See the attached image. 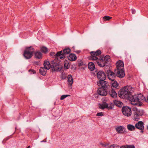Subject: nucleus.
I'll list each match as a JSON object with an SVG mask.
<instances>
[{
  "label": "nucleus",
  "mask_w": 148,
  "mask_h": 148,
  "mask_svg": "<svg viewBox=\"0 0 148 148\" xmlns=\"http://www.w3.org/2000/svg\"><path fill=\"white\" fill-rule=\"evenodd\" d=\"M90 53L91 56L89 57V59L90 60H94L98 64L99 66L100 67H103L104 66L109 65L103 59V57L98 58L97 57L101 54V52L100 50H98L96 51H91Z\"/></svg>",
  "instance_id": "nucleus-1"
},
{
  "label": "nucleus",
  "mask_w": 148,
  "mask_h": 148,
  "mask_svg": "<svg viewBox=\"0 0 148 148\" xmlns=\"http://www.w3.org/2000/svg\"><path fill=\"white\" fill-rule=\"evenodd\" d=\"M104 80H101L97 82V84L100 87L98 88L97 93L99 95L103 96L107 94L108 90L111 87V85Z\"/></svg>",
  "instance_id": "nucleus-2"
},
{
  "label": "nucleus",
  "mask_w": 148,
  "mask_h": 148,
  "mask_svg": "<svg viewBox=\"0 0 148 148\" xmlns=\"http://www.w3.org/2000/svg\"><path fill=\"white\" fill-rule=\"evenodd\" d=\"M130 86H125L121 88L118 92V95L121 98L127 99L131 101L133 90Z\"/></svg>",
  "instance_id": "nucleus-3"
},
{
  "label": "nucleus",
  "mask_w": 148,
  "mask_h": 148,
  "mask_svg": "<svg viewBox=\"0 0 148 148\" xmlns=\"http://www.w3.org/2000/svg\"><path fill=\"white\" fill-rule=\"evenodd\" d=\"M34 51V49L32 46L26 47L24 51L23 56L27 59H30L32 57Z\"/></svg>",
  "instance_id": "nucleus-4"
},
{
  "label": "nucleus",
  "mask_w": 148,
  "mask_h": 148,
  "mask_svg": "<svg viewBox=\"0 0 148 148\" xmlns=\"http://www.w3.org/2000/svg\"><path fill=\"white\" fill-rule=\"evenodd\" d=\"M145 97L143 95L141 94L138 95H132V97L130 101L132 102H137L138 103V106H140L142 105V103L140 102L141 101H144Z\"/></svg>",
  "instance_id": "nucleus-5"
},
{
  "label": "nucleus",
  "mask_w": 148,
  "mask_h": 148,
  "mask_svg": "<svg viewBox=\"0 0 148 148\" xmlns=\"http://www.w3.org/2000/svg\"><path fill=\"white\" fill-rule=\"evenodd\" d=\"M71 51L70 49L66 48L63 49V51H61L57 52L56 55H55L56 57H59L61 59H63L66 57V55L69 54Z\"/></svg>",
  "instance_id": "nucleus-6"
},
{
  "label": "nucleus",
  "mask_w": 148,
  "mask_h": 148,
  "mask_svg": "<svg viewBox=\"0 0 148 148\" xmlns=\"http://www.w3.org/2000/svg\"><path fill=\"white\" fill-rule=\"evenodd\" d=\"M123 114L127 116H130L132 114L131 108L127 106H123L122 109Z\"/></svg>",
  "instance_id": "nucleus-7"
},
{
  "label": "nucleus",
  "mask_w": 148,
  "mask_h": 148,
  "mask_svg": "<svg viewBox=\"0 0 148 148\" xmlns=\"http://www.w3.org/2000/svg\"><path fill=\"white\" fill-rule=\"evenodd\" d=\"M95 72H96L97 77L99 81L105 80L106 79V75L103 71H99L96 69V70H95Z\"/></svg>",
  "instance_id": "nucleus-8"
},
{
  "label": "nucleus",
  "mask_w": 148,
  "mask_h": 148,
  "mask_svg": "<svg viewBox=\"0 0 148 148\" xmlns=\"http://www.w3.org/2000/svg\"><path fill=\"white\" fill-rule=\"evenodd\" d=\"M51 68H53V70L54 71H59L60 69V64L58 61L56 60L52 61L51 62Z\"/></svg>",
  "instance_id": "nucleus-9"
},
{
  "label": "nucleus",
  "mask_w": 148,
  "mask_h": 148,
  "mask_svg": "<svg viewBox=\"0 0 148 148\" xmlns=\"http://www.w3.org/2000/svg\"><path fill=\"white\" fill-rule=\"evenodd\" d=\"M108 78L111 81H114L116 77V74L110 69L107 70L106 71Z\"/></svg>",
  "instance_id": "nucleus-10"
},
{
  "label": "nucleus",
  "mask_w": 148,
  "mask_h": 148,
  "mask_svg": "<svg viewBox=\"0 0 148 148\" xmlns=\"http://www.w3.org/2000/svg\"><path fill=\"white\" fill-rule=\"evenodd\" d=\"M144 123L142 121H138L135 125V128L140 130V132L143 133L144 127Z\"/></svg>",
  "instance_id": "nucleus-11"
},
{
  "label": "nucleus",
  "mask_w": 148,
  "mask_h": 148,
  "mask_svg": "<svg viewBox=\"0 0 148 148\" xmlns=\"http://www.w3.org/2000/svg\"><path fill=\"white\" fill-rule=\"evenodd\" d=\"M114 72L116 73V76L120 78H123L125 75L123 70L115 69Z\"/></svg>",
  "instance_id": "nucleus-12"
},
{
  "label": "nucleus",
  "mask_w": 148,
  "mask_h": 148,
  "mask_svg": "<svg viewBox=\"0 0 148 148\" xmlns=\"http://www.w3.org/2000/svg\"><path fill=\"white\" fill-rule=\"evenodd\" d=\"M116 132L119 134H123L126 132V129L122 126H117L115 128Z\"/></svg>",
  "instance_id": "nucleus-13"
},
{
  "label": "nucleus",
  "mask_w": 148,
  "mask_h": 148,
  "mask_svg": "<svg viewBox=\"0 0 148 148\" xmlns=\"http://www.w3.org/2000/svg\"><path fill=\"white\" fill-rule=\"evenodd\" d=\"M108 92L110 96L113 98H115L117 97V94L115 90L112 87L108 90Z\"/></svg>",
  "instance_id": "nucleus-14"
},
{
  "label": "nucleus",
  "mask_w": 148,
  "mask_h": 148,
  "mask_svg": "<svg viewBox=\"0 0 148 148\" xmlns=\"http://www.w3.org/2000/svg\"><path fill=\"white\" fill-rule=\"evenodd\" d=\"M116 70H123L124 68L123 62L121 60H119L116 63Z\"/></svg>",
  "instance_id": "nucleus-15"
},
{
  "label": "nucleus",
  "mask_w": 148,
  "mask_h": 148,
  "mask_svg": "<svg viewBox=\"0 0 148 148\" xmlns=\"http://www.w3.org/2000/svg\"><path fill=\"white\" fill-rule=\"evenodd\" d=\"M43 65L44 67L47 70L49 69L50 68H51V63H50V62L47 60H45L44 61Z\"/></svg>",
  "instance_id": "nucleus-16"
},
{
  "label": "nucleus",
  "mask_w": 148,
  "mask_h": 148,
  "mask_svg": "<svg viewBox=\"0 0 148 148\" xmlns=\"http://www.w3.org/2000/svg\"><path fill=\"white\" fill-rule=\"evenodd\" d=\"M68 60L71 61H74L77 59V57L75 54L71 53L67 57Z\"/></svg>",
  "instance_id": "nucleus-17"
},
{
  "label": "nucleus",
  "mask_w": 148,
  "mask_h": 148,
  "mask_svg": "<svg viewBox=\"0 0 148 148\" xmlns=\"http://www.w3.org/2000/svg\"><path fill=\"white\" fill-rule=\"evenodd\" d=\"M47 70L45 67H41L39 70L40 73L42 75L45 76L47 72Z\"/></svg>",
  "instance_id": "nucleus-18"
},
{
  "label": "nucleus",
  "mask_w": 148,
  "mask_h": 148,
  "mask_svg": "<svg viewBox=\"0 0 148 148\" xmlns=\"http://www.w3.org/2000/svg\"><path fill=\"white\" fill-rule=\"evenodd\" d=\"M113 102L114 105L119 107H121L123 105V104L121 102L117 100H115Z\"/></svg>",
  "instance_id": "nucleus-19"
},
{
  "label": "nucleus",
  "mask_w": 148,
  "mask_h": 148,
  "mask_svg": "<svg viewBox=\"0 0 148 148\" xmlns=\"http://www.w3.org/2000/svg\"><path fill=\"white\" fill-rule=\"evenodd\" d=\"M42 53L39 51H37L34 53V57L36 58L40 59L42 58Z\"/></svg>",
  "instance_id": "nucleus-20"
},
{
  "label": "nucleus",
  "mask_w": 148,
  "mask_h": 148,
  "mask_svg": "<svg viewBox=\"0 0 148 148\" xmlns=\"http://www.w3.org/2000/svg\"><path fill=\"white\" fill-rule=\"evenodd\" d=\"M88 68L91 71H93L95 69V65L93 63L90 62L88 64Z\"/></svg>",
  "instance_id": "nucleus-21"
},
{
  "label": "nucleus",
  "mask_w": 148,
  "mask_h": 148,
  "mask_svg": "<svg viewBox=\"0 0 148 148\" xmlns=\"http://www.w3.org/2000/svg\"><path fill=\"white\" fill-rule=\"evenodd\" d=\"M73 78L71 75H69L68 76V84L71 86L73 83Z\"/></svg>",
  "instance_id": "nucleus-22"
},
{
  "label": "nucleus",
  "mask_w": 148,
  "mask_h": 148,
  "mask_svg": "<svg viewBox=\"0 0 148 148\" xmlns=\"http://www.w3.org/2000/svg\"><path fill=\"white\" fill-rule=\"evenodd\" d=\"M78 65L79 66H86V63L83 61V60H80L77 61Z\"/></svg>",
  "instance_id": "nucleus-23"
},
{
  "label": "nucleus",
  "mask_w": 148,
  "mask_h": 148,
  "mask_svg": "<svg viewBox=\"0 0 148 148\" xmlns=\"http://www.w3.org/2000/svg\"><path fill=\"white\" fill-rule=\"evenodd\" d=\"M127 129L129 131H134L135 130L136 128L135 127L131 124H128L127 125Z\"/></svg>",
  "instance_id": "nucleus-24"
},
{
  "label": "nucleus",
  "mask_w": 148,
  "mask_h": 148,
  "mask_svg": "<svg viewBox=\"0 0 148 148\" xmlns=\"http://www.w3.org/2000/svg\"><path fill=\"white\" fill-rule=\"evenodd\" d=\"M99 108L101 109H104L105 108H108V105L107 103H103L101 104H99Z\"/></svg>",
  "instance_id": "nucleus-25"
},
{
  "label": "nucleus",
  "mask_w": 148,
  "mask_h": 148,
  "mask_svg": "<svg viewBox=\"0 0 148 148\" xmlns=\"http://www.w3.org/2000/svg\"><path fill=\"white\" fill-rule=\"evenodd\" d=\"M112 81L114 82L112 83V86H111V87H112H112H113L116 88L118 87L119 86V84L116 81L114 80V81Z\"/></svg>",
  "instance_id": "nucleus-26"
},
{
  "label": "nucleus",
  "mask_w": 148,
  "mask_h": 148,
  "mask_svg": "<svg viewBox=\"0 0 148 148\" xmlns=\"http://www.w3.org/2000/svg\"><path fill=\"white\" fill-rule=\"evenodd\" d=\"M40 50L42 52L45 53H46L48 51V49L46 47L44 46L41 47Z\"/></svg>",
  "instance_id": "nucleus-27"
},
{
  "label": "nucleus",
  "mask_w": 148,
  "mask_h": 148,
  "mask_svg": "<svg viewBox=\"0 0 148 148\" xmlns=\"http://www.w3.org/2000/svg\"><path fill=\"white\" fill-rule=\"evenodd\" d=\"M133 114L134 115V118L135 119H138L139 115L142 116L143 115V114H139L136 112H134Z\"/></svg>",
  "instance_id": "nucleus-28"
},
{
  "label": "nucleus",
  "mask_w": 148,
  "mask_h": 148,
  "mask_svg": "<svg viewBox=\"0 0 148 148\" xmlns=\"http://www.w3.org/2000/svg\"><path fill=\"white\" fill-rule=\"evenodd\" d=\"M112 18V17L108 16H105L103 18L104 21H109Z\"/></svg>",
  "instance_id": "nucleus-29"
},
{
  "label": "nucleus",
  "mask_w": 148,
  "mask_h": 148,
  "mask_svg": "<svg viewBox=\"0 0 148 148\" xmlns=\"http://www.w3.org/2000/svg\"><path fill=\"white\" fill-rule=\"evenodd\" d=\"M70 65L68 62L67 61H66L64 62V66L65 68H66V69H68L70 67Z\"/></svg>",
  "instance_id": "nucleus-30"
},
{
  "label": "nucleus",
  "mask_w": 148,
  "mask_h": 148,
  "mask_svg": "<svg viewBox=\"0 0 148 148\" xmlns=\"http://www.w3.org/2000/svg\"><path fill=\"white\" fill-rule=\"evenodd\" d=\"M70 96L69 95H62L60 98V99L61 100L64 99L66 98L67 97Z\"/></svg>",
  "instance_id": "nucleus-31"
},
{
  "label": "nucleus",
  "mask_w": 148,
  "mask_h": 148,
  "mask_svg": "<svg viewBox=\"0 0 148 148\" xmlns=\"http://www.w3.org/2000/svg\"><path fill=\"white\" fill-rule=\"evenodd\" d=\"M110 56L108 55H106L104 58H103V59L106 62H108V60L110 58Z\"/></svg>",
  "instance_id": "nucleus-32"
},
{
  "label": "nucleus",
  "mask_w": 148,
  "mask_h": 148,
  "mask_svg": "<svg viewBox=\"0 0 148 148\" xmlns=\"http://www.w3.org/2000/svg\"><path fill=\"white\" fill-rule=\"evenodd\" d=\"M28 71L30 74H35L36 73V71L33 69H30Z\"/></svg>",
  "instance_id": "nucleus-33"
},
{
  "label": "nucleus",
  "mask_w": 148,
  "mask_h": 148,
  "mask_svg": "<svg viewBox=\"0 0 148 148\" xmlns=\"http://www.w3.org/2000/svg\"><path fill=\"white\" fill-rule=\"evenodd\" d=\"M114 105L112 103H111L110 106H108V108H107V109L109 110L110 109H112L113 108H114Z\"/></svg>",
  "instance_id": "nucleus-34"
},
{
  "label": "nucleus",
  "mask_w": 148,
  "mask_h": 148,
  "mask_svg": "<svg viewBox=\"0 0 148 148\" xmlns=\"http://www.w3.org/2000/svg\"><path fill=\"white\" fill-rule=\"evenodd\" d=\"M127 148H135L134 145H126Z\"/></svg>",
  "instance_id": "nucleus-35"
},
{
  "label": "nucleus",
  "mask_w": 148,
  "mask_h": 148,
  "mask_svg": "<svg viewBox=\"0 0 148 148\" xmlns=\"http://www.w3.org/2000/svg\"><path fill=\"white\" fill-rule=\"evenodd\" d=\"M50 55L52 56H53L56 58H59V57H56L55 55H56V54L54 52H51L50 53Z\"/></svg>",
  "instance_id": "nucleus-36"
},
{
  "label": "nucleus",
  "mask_w": 148,
  "mask_h": 148,
  "mask_svg": "<svg viewBox=\"0 0 148 148\" xmlns=\"http://www.w3.org/2000/svg\"><path fill=\"white\" fill-rule=\"evenodd\" d=\"M100 144L103 147H105L106 146L108 145V144L107 143H106L105 144H104L102 143H100Z\"/></svg>",
  "instance_id": "nucleus-37"
},
{
  "label": "nucleus",
  "mask_w": 148,
  "mask_h": 148,
  "mask_svg": "<svg viewBox=\"0 0 148 148\" xmlns=\"http://www.w3.org/2000/svg\"><path fill=\"white\" fill-rule=\"evenodd\" d=\"M97 116H99L103 115L102 112H99L98 113L96 114Z\"/></svg>",
  "instance_id": "nucleus-38"
},
{
  "label": "nucleus",
  "mask_w": 148,
  "mask_h": 148,
  "mask_svg": "<svg viewBox=\"0 0 148 148\" xmlns=\"http://www.w3.org/2000/svg\"><path fill=\"white\" fill-rule=\"evenodd\" d=\"M34 64L37 65H39V62L38 61H34Z\"/></svg>",
  "instance_id": "nucleus-39"
},
{
  "label": "nucleus",
  "mask_w": 148,
  "mask_h": 148,
  "mask_svg": "<svg viewBox=\"0 0 148 148\" xmlns=\"http://www.w3.org/2000/svg\"><path fill=\"white\" fill-rule=\"evenodd\" d=\"M144 101L147 103H148V96H147L146 97H145V99Z\"/></svg>",
  "instance_id": "nucleus-40"
},
{
  "label": "nucleus",
  "mask_w": 148,
  "mask_h": 148,
  "mask_svg": "<svg viewBox=\"0 0 148 148\" xmlns=\"http://www.w3.org/2000/svg\"><path fill=\"white\" fill-rule=\"evenodd\" d=\"M126 145H123L120 147V148H127Z\"/></svg>",
  "instance_id": "nucleus-41"
},
{
  "label": "nucleus",
  "mask_w": 148,
  "mask_h": 148,
  "mask_svg": "<svg viewBox=\"0 0 148 148\" xmlns=\"http://www.w3.org/2000/svg\"><path fill=\"white\" fill-rule=\"evenodd\" d=\"M132 13L133 14H135L136 12L135 10H134L133 9H132Z\"/></svg>",
  "instance_id": "nucleus-42"
},
{
  "label": "nucleus",
  "mask_w": 148,
  "mask_h": 148,
  "mask_svg": "<svg viewBox=\"0 0 148 148\" xmlns=\"http://www.w3.org/2000/svg\"><path fill=\"white\" fill-rule=\"evenodd\" d=\"M115 145L114 144L113 145H111L110 146V147H113L114 148L115 147Z\"/></svg>",
  "instance_id": "nucleus-43"
},
{
  "label": "nucleus",
  "mask_w": 148,
  "mask_h": 148,
  "mask_svg": "<svg viewBox=\"0 0 148 148\" xmlns=\"http://www.w3.org/2000/svg\"><path fill=\"white\" fill-rule=\"evenodd\" d=\"M46 142V140L45 141L44 140H42V141H41V142Z\"/></svg>",
  "instance_id": "nucleus-44"
},
{
  "label": "nucleus",
  "mask_w": 148,
  "mask_h": 148,
  "mask_svg": "<svg viewBox=\"0 0 148 148\" xmlns=\"http://www.w3.org/2000/svg\"><path fill=\"white\" fill-rule=\"evenodd\" d=\"M30 146H28L27 148H30Z\"/></svg>",
  "instance_id": "nucleus-45"
},
{
  "label": "nucleus",
  "mask_w": 148,
  "mask_h": 148,
  "mask_svg": "<svg viewBox=\"0 0 148 148\" xmlns=\"http://www.w3.org/2000/svg\"><path fill=\"white\" fill-rule=\"evenodd\" d=\"M133 104H135V105H136L137 104V103H133Z\"/></svg>",
  "instance_id": "nucleus-46"
},
{
  "label": "nucleus",
  "mask_w": 148,
  "mask_h": 148,
  "mask_svg": "<svg viewBox=\"0 0 148 148\" xmlns=\"http://www.w3.org/2000/svg\"><path fill=\"white\" fill-rule=\"evenodd\" d=\"M116 146L118 147H119V145H117Z\"/></svg>",
  "instance_id": "nucleus-47"
},
{
  "label": "nucleus",
  "mask_w": 148,
  "mask_h": 148,
  "mask_svg": "<svg viewBox=\"0 0 148 148\" xmlns=\"http://www.w3.org/2000/svg\"><path fill=\"white\" fill-rule=\"evenodd\" d=\"M79 51H77V53H79Z\"/></svg>",
  "instance_id": "nucleus-48"
},
{
  "label": "nucleus",
  "mask_w": 148,
  "mask_h": 148,
  "mask_svg": "<svg viewBox=\"0 0 148 148\" xmlns=\"http://www.w3.org/2000/svg\"><path fill=\"white\" fill-rule=\"evenodd\" d=\"M15 129L16 130V127H15Z\"/></svg>",
  "instance_id": "nucleus-49"
},
{
  "label": "nucleus",
  "mask_w": 148,
  "mask_h": 148,
  "mask_svg": "<svg viewBox=\"0 0 148 148\" xmlns=\"http://www.w3.org/2000/svg\"><path fill=\"white\" fill-rule=\"evenodd\" d=\"M147 129L148 130V126H147Z\"/></svg>",
  "instance_id": "nucleus-50"
},
{
  "label": "nucleus",
  "mask_w": 148,
  "mask_h": 148,
  "mask_svg": "<svg viewBox=\"0 0 148 148\" xmlns=\"http://www.w3.org/2000/svg\"><path fill=\"white\" fill-rule=\"evenodd\" d=\"M147 129L148 130V126H147Z\"/></svg>",
  "instance_id": "nucleus-51"
},
{
  "label": "nucleus",
  "mask_w": 148,
  "mask_h": 148,
  "mask_svg": "<svg viewBox=\"0 0 148 148\" xmlns=\"http://www.w3.org/2000/svg\"><path fill=\"white\" fill-rule=\"evenodd\" d=\"M109 148H110V147H109Z\"/></svg>",
  "instance_id": "nucleus-52"
}]
</instances>
